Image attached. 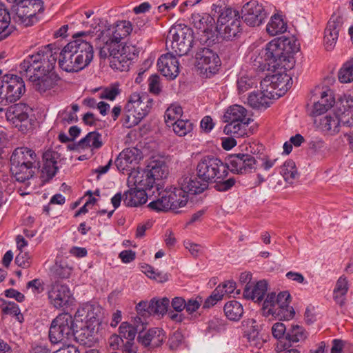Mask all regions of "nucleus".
I'll return each instance as SVG.
<instances>
[{
	"mask_svg": "<svg viewBox=\"0 0 353 353\" xmlns=\"http://www.w3.org/2000/svg\"><path fill=\"white\" fill-rule=\"evenodd\" d=\"M256 84L254 79L249 76L246 72L241 71L236 80L237 90L239 94L252 88Z\"/></svg>",
	"mask_w": 353,
	"mask_h": 353,
	"instance_id": "49",
	"label": "nucleus"
},
{
	"mask_svg": "<svg viewBox=\"0 0 353 353\" xmlns=\"http://www.w3.org/2000/svg\"><path fill=\"white\" fill-rule=\"evenodd\" d=\"M165 339V332L162 329L158 327L150 329L146 332H141L138 335L139 342L145 347H159Z\"/></svg>",
	"mask_w": 353,
	"mask_h": 353,
	"instance_id": "29",
	"label": "nucleus"
},
{
	"mask_svg": "<svg viewBox=\"0 0 353 353\" xmlns=\"http://www.w3.org/2000/svg\"><path fill=\"white\" fill-rule=\"evenodd\" d=\"M289 78L286 74L276 73L272 75L267 76L261 81L263 88H266L272 91L274 94V90L278 89L280 92H285L288 89L287 81Z\"/></svg>",
	"mask_w": 353,
	"mask_h": 353,
	"instance_id": "32",
	"label": "nucleus"
},
{
	"mask_svg": "<svg viewBox=\"0 0 353 353\" xmlns=\"http://www.w3.org/2000/svg\"><path fill=\"white\" fill-rule=\"evenodd\" d=\"M348 289V281L347 278L344 276H340L336 283L333 296L336 303L341 306L345 303V296L347 293Z\"/></svg>",
	"mask_w": 353,
	"mask_h": 353,
	"instance_id": "42",
	"label": "nucleus"
},
{
	"mask_svg": "<svg viewBox=\"0 0 353 353\" xmlns=\"http://www.w3.org/2000/svg\"><path fill=\"white\" fill-rule=\"evenodd\" d=\"M6 117L10 123L24 134L32 130L35 123L33 110L26 103L11 105L7 110Z\"/></svg>",
	"mask_w": 353,
	"mask_h": 353,
	"instance_id": "10",
	"label": "nucleus"
},
{
	"mask_svg": "<svg viewBox=\"0 0 353 353\" xmlns=\"http://www.w3.org/2000/svg\"><path fill=\"white\" fill-rule=\"evenodd\" d=\"M148 90L154 94H159L161 92V87L159 75L154 74L148 79Z\"/></svg>",
	"mask_w": 353,
	"mask_h": 353,
	"instance_id": "59",
	"label": "nucleus"
},
{
	"mask_svg": "<svg viewBox=\"0 0 353 353\" xmlns=\"http://www.w3.org/2000/svg\"><path fill=\"white\" fill-rule=\"evenodd\" d=\"M170 303V301L167 297H163L162 299H152L150 314L163 316L167 312Z\"/></svg>",
	"mask_w": 353,
	"mask_h": 353,
	"instance_id": "50",
	"label": "nucleus"
},
{
	"mask_svg": "<svg viewBox=\"0 0 353 353\" xmlns=\"http://www.w3.org/2000/svg\"><path fill=\"white\" fill-rule=\"evenodd\" d=\"M146 170L157 182L165 178L168 173L165 163L159 160H154L150 162Z\"/></svg>",
	"mask_w": 353,
	"mask_h": 353,
	"instance_id": "41",
	"label": "nucleus"
},
{
	"mask_svg": "<svg viewBox=\"0 0 353 353\" xmlns=\"http://www.w3.org/2000/svg\"><path fill=\"white\" fill-rule=\"evenodd\" d=\"M120 336L127 340L134 341L137 334V329L127 322H123L119 326Z\"/></svg>",
	"mask_w": 353,
	"mask_h": 353,
	"instance_id": "57",
	"label": "nucleus"
},
{
	"mask_svg": "<svg viewBox=\"0 0 353 353\" xmlns=\"http://www.w3.org/2000/svg\"><path fill=\"white\" fill-rule=\"evenodd\" d=\"M337 114L341 117L342 125L351 127L353 125V97L344 94L336 103Z\"/></svg>",
	"mask_w": 353,
	"mask_h": 353,
	"instance_id": "27",
	"label": "nucleus"
},
{
	"mask_svg": "<svg viewBox=\"0 0 353 353\" xmlns=\"http://www.w3.org/2000/svg\"><path fill=\"white\" fill-rule=\"evenodd\" d=\"M286 45L287 41L281 39H273L266 45L263 58L269 66L279 68L289 57L290 52L286 49Z\"/></svg>",
	"mask_w": 353,
	"mask_h": 353,
	"instance_id": "13",
	"label": "nucleus"
},
{
	"mask_svg": "<svg viewBox=\"0 0 353 353\" xmlns=\"http://www.w3.org/2000/svg\"><path fill=\"white\" fill-rule=\"evenodd\" d=\"M306 337L307 334L304 328L298 325H292L286 332V339L292 343L304 341Z\"/></svg>",
	"mask_w": 353,
	"mask_h": 353,
	"instance_id": "53",
	"label": "nucleus"
},
{
	"mask_svg": "<svg viewBox=\"0 0 353 353\" xmlns=\"http://www.w3.org/2000/svg\"><path fill=\"white\" fill-rule=\"evenodd\" d=\"M115 52L108 54L110 66L114 70L128 71L134 60L139 54L134 46L125 44L120 49V45L115 46Z\"/></svg>",
	"mask_w": 353,
	"mask_h": 353,
	"instance_id": "12",
	"label": "nucleus"
},
{
	"mask_svg": "<svg viewBox=\"0 0 353 353\" xmlns=\"http://www.w3.org/2000/svg\"><path fill=\"white\" fill-rule=\"evenodd\" d=\"M341 83H347L353 81V57L345 62L338 74Z\"/></svg>",
	"mask_w": 353,
	"mask_h": 353,
	"instance_id": "51",
	"label": "nucleus"
},
{
	"mask_svg": "<svg viewBox=\"0 0 353 353\" xmlns=\"http://www.w3.org/2000/svg\"><path fill=\"white\" fill-rule=\"evenodd\" d=\"M99 307L97 305L86 303L83 304L74 315V319L77 322L83 323L81 328L90 329L93 324L97 321Z\"/></svg>",
	"mask_w": 353,
	"mask_h": 353,
	"instance_id": "21",
	"label": "nucleus"
},
{
	"mask_svg": "<svg viewBox=\"0 0 353 353\" xmlns=\"http://www.w3.org/2000/svg\"><path fill=\"white\" fill-rule=\"evenodd\" d=\"M27 289H30L33 294H38L43 292L44 283L40 279H34L26 284Z\"/></svg>",
	"mask_w": 353,
	"mask_h": 353,
	"instance_id": "63",
	"label": "nucleus"
},
{
	"mask_svg": "<svg viewBox=\"0 0 353 353\" xmlns=\"http://www.w3.org/2000/svg\"><path fill=\"white\" fill-rule=\"evenodd\" d=\"M192 23L199 30L198 39L200 44L209 46L213 37L212 29L214 19L207 13H193L191 17Z\"/></svg>",
	"mask_w": 353,
	"mask_h": 353,
	"instance_id": "14",
	"label": "nucleus"
},
{
	"mask_svg": "<svg viewBox=\"0 0 353 353\" xmlns=\"http://www.w3.org/2000/svg\"><path fill=\"white\" fill-rule=\"evenodd\" d=\"M103 145L102 136L97 131L90 132L79 142L81 148H90L92 152L99 150Z\"/></svg>",
	"mask_w": 353,
	"mask_h": 353,
	"instance_id": "38",
	"label": "nucleus"
},
{
	"mask_svg": "<svg viewBox=\"0 0 353 353\" xmlns=\"http://www.w3.org/2000/svg\"><path fill=\"white\" fill-rule=\"evenodd\" d=\"M171 195L176 196L175 194L171 193L170 190H162L159 192L157 198L151 201L148 207L157 212L168 211L172 206L169 201V199H173V196Z\"/></svg>",
	"mask_w": 353,
	"mask_h": 353,
	"instance_id": "36",
	"label": "nucleus"
},
{
	"mask_svg": "<svg viewBox=\"0 0 353 353\" xmlns=\"http://www.w3.org/2000/svg\"><path fill=\"white\" fill-rule=\"evenodd\" d=\"M174 134L179 137H185L193 130V123L189 119H181L171 126Z\"/></svg>",
	"mask_w": 353,
	"mask_h": 353,
	"instance_id": "52",
	"label": "nucleus"
},
{
	"mask_svg": "<svg viewBox=\"0 0 353 353\" xmlns=\"http://www.w3.org/2000/svg\"><path fill=\"white\" fill-rule=\"evenodd\" d=\"M134 185L141 189L145 190H151V189L155 185L157 191H159L160 184L156 181V179L150 174L147 170H145L142 173L139 174L136 176Z\"/></svg>",
	"mask_w": 353,
	"mask_h": 353,
	"instance_id": "39",
	"label": "nucleus"
},
{
	"mask_svg": "<svg viewBox=\"0 0 353 353\" xmlns=\"http://www.w3.org/2000/svg\"><path fill=\"white\" fill-rule=\"evenodd\" d=\"M290 294L287 291L277 295L272 292L267 295L263 301V312L266 316L272 315L281 320H289L294 316V310L290 306Z\"/></svg>",
	"mask_w": 353,
	"mask_h": 353,
	"instance_id": "7",
	"label": "nucleus"
},
{
	"mask_svg": "<svg viewBox=\"0 0 353 353\" xmlns=\"http://www.w3.org/2000/svg\"><path fill=\"white\" fill-rule=\"evenodd\" d=\"M197 176L201 180L216 183L215 188L220 192L230 190L235 184V179H225L228 174V166L219 158L212 155L203 157L196 166Z\"/></svg>",
	"mask_w": 353,
	"mask_h": 353,
	"instance_id": "2",
	"label": "nucleus"
},
{
	"mask_svg": "<svg viewBox=\"0 0 353 353\" xmlns=\"http://www.w3.org/2000/svg\"><path fill=\"white\" fill-rule=\"evenodd\" d=\"M225 321L219 318L214 317L208 323L207 332L211 334L221 332L225 330Z\"/></svg>",
	"mask_w": 353,
	"mask_h": 353,
	"instance_id": "55",
	"label": "nucleus"
},
{
	"mask_svg": "<svg viewBox=\"0 0 353 353\" xmlns=\"http://www.w3.org/2000/svg\"><path fill=\"white\" fill-rule=\"evenodd\" d=\"M268 290V283L265 281H259L255 285H247L243 290V297L255 302L263 301Z\"/></svg>",
	"mask_w": 353,
	"mask_h": 353,
	"instance_id": "34",
	"label": "nucleus"
},
{
	"mask_svg": "<svg viewBox=\"0 0 353 353\" xmlns=\"http://www.w3.org/2000/svg\"><path fill=\"white\" fill-rule=\"evenodd\" d=\"M71 50L79 57L83 65L86 67L90 63L93 59V47L90 42L77 38L67 44V49Z\"/></svg>",
	"mask_w": 353,
	"mask_h": 353,
	"instance_id": "25",
	"label": "nucleus"
},
{
	"mask_svg": "<svg viewBox=\"0 0 353 353\" xmlns=\"http://www.w3.org/2000/svg\"><path fill=\"white\" fill-rule=\"evenodd\" d=\"M273 97L272 91L268 89L263 91H254L249 94L248 103L254 109H265L270 105Z\"/></svg>",
	"mask_w": 353,
	"mask_h": 353,
	"instance_id": "31",
	"label": "nucleus"
},
{
	"mask_svg": "<svg viewBox=\"0 0 353 353\" xmlns=\"http://www.w3.org/2000/svg\"><path fill=\"white\" fill-rule=\"evenodd\" d=\"M256 160L251 154L238 153L230 154L226 164L228 170L236 174H247L255 171Z\"/></svg>",
	"mask_w": 353,
	"mask_h": 353,
	"instance_id": "15",
	"label": "nucleus"
},
{
	"mask_svg": "<svg viewBox=\"0 0 353 353\" xmlns=\"http://www.w3.org/2000/svg\"><path fill=\"white\" fill-rule=\"evenodd\" d=\"M23 79L17 75L8 74L0 79V104L6 105L19 100L25 93Z\"/></svg>",
	"mask_w": 353,
	"mask_h": 353,
	"instance_id": "11",
	"label": "nucleus"
},
{
	"mask_svg": "<svg viewBox=\"0 0 353 353\" xmlns=\"http://www.w3.org/2000/svg\"><path fill=\"white\" fill-rule=\"evenodd\" d=\"M14 30L10 26V15L3 5H0V36L1 39L9 36Z\"/></svg>",
	"mask_w": 353,
	"mask_h": 353,
	"instance_id": "44",
	"label": "nucleus"
},
{
	"mask_svg": "<svg viewBox=\"0 0 353 353\" xmlns=\"http://www.w3.org/2000/svg\"><path fill=\"white\" fill-rule=\"evenodd\" d=\"M71 296L72 294L68 285L59 283H54L48 292L49 301L57 309L68 306Z\"/></svg>",
	"mask_w": 353,
	"mask_h": 353,
	"instance_id": "18",
	"label": "nucleus"
},
{
	"mask_svg": "<svg viewBox=\"0 0 353 353\" xmlns=\"http://www.w3.org/2000/svg\"><path fill=\"white\" fill-rule=\"evenodd\" d=\"M200 46L204 45L199 43L198 38L194 40L192 29L186 26L172 27L166 38L167 49L179 57L187 54L192 47Z\"/></svg>",
	"mask_w": 353,
	"mask_h": 353,
	"instance_id": "5",
	"label": "nucleus"
},
{
	"mask_svg": "<svg viewBox=\"0 0 353 353\" xmlns=\"http://www.w3.org/2000/svg\"><path fill=\"white\" fill-rule=\"evenodd\" d=\"M183 336L179 332H176L168 339V345L171 350H176L183 343Z\"/></svg>",
	"mask_w": 353,
	"mask_h": 353,
	"instance_id": "64",
	"label": "nucleus"
},
{
	"mask_svg": "<svg viewBox=\"0 0 353 353\" xmlns=\"http://www.w3.org/2000/svg\"><path fill=\"white\" fill-rule=\"evenodd\" d=\"M223 122L250 121L248 110L242 105L234 104L228 108L223 117Z\"/></svg>",
	"mask_w": 353,
	"mask_h": 353,
	"instance_id": "35",
	"label": "nucleus"
},
{
	"mask_svg": "<svg viewBox=\"0 0 353 353\" xmlns=\"http://www.w3.org/2000/svg\"><path fill=\"white\" fill-rule=\"evenodd\" d=\"M182 108L178 105H172L165 112V123L168 127H171L174 123L182 119Z\"/></svg>",
	"mask_w": 353,
	"mask_h": 353,
	"instance_id": "47",
	"label": "nucleus"
},
{
	"mask_svg": "<svg viewBox=\"0 0 353 353\" xmlns=\"http://www.w3.org/2000/svg\"><path fill=\"white\" fill-rule=\"evenodd\" d=\"M196 53L198 66L207 73L215 74L221 66V60L218 54L208 47L200 46Z\"/></svg>",
	"mask_w": 353,
	"mask_h": 353,
	"instance_id": "17",
	"label": "nucleus"
},
{
	"mask_svg": "<svg viewBox=\"0 0 353 353\" xmlns=\"http://www.w3.org/2000/svg\"><path fill=\"white\" fill-rule=\"evenodd\" d=\"M314 124L321 132L329 135H334L339 132L342 124L341 117L337 114H327L314 119Z\"/></svg>",
	"mask_w": 353,
	"mask_h": 353,
	"instance_id": "28",
	"label": "nucleus"
},
{
	"mask_svg": "<svg viewBox=\"0 0 353 353\" xmlns=\"http://www.w3.org/2000/svg\"><path fill=\"white\" fill-rule=\"evenodd\" d=\"M241 12V18L251 27L259 26L267 18V12L263 6L256 1H250L245 3Z\"/></svg>",
	"mask_w": 353,
	"mask_h": 353,
	"instance_id": "16",
	"label": "nucleus"
},
{
	"mask_svg": "<svg viewBox=\"0 0 353 353\" xmlns=\"http://www.w3.org/2000/svg\"><path fill=\"white\" fill-rule=\"evenodd\" d=\"M228 123L223 128V132L225 134H232L235 137H243L248 135L247 128L250 121Z\"/></svg>",
	"mask_w": 353,
	"mask_h": 353,
	"instance_id": "43",
	"label": "nucleus"
},
{
	"mask_svg": "<svg viewBox=\"0 0 353 353\" xmlns=\"http://www.w3.org/2000/svg\"><path fill=\"white\" fill-rule=\"evenodd\" d=\"M59 54V67L64 71L68 72H77L86 66L83 65L80 61L81 59L69 48L67 49V45L62 49Z\"/></svg>",
	"mask_w": 353,
	"mask_h": 353,
	"instance_id": "19",
	"label": "nucleus"
},
{
	"mask_svg": "<svg viewBox=\"0 0 353 353\" xmlns=\"http://www.w3.org/2000/svg\"><path fill=\"white\" fill-rule=\"evenodd\" d=\"M79 110L77 104H72L71 110H65L59 114V119L63 124H70L77 121V112Z\"/></svg>",
	"mask_w": 353,
	"mask_h": 353,
	"instance_id": "54",
	"label": "nucleus"
},
{
	"mask_svg": "<svg viewBox=\"0 0 353 353\" xmlns=\"http://www.w3.org/2000/svg\"><path fill=\"white\" fill-rule=\"evenodd\" d=\"M244 333L250 341H255L260 333V326L256 320L248 319L242 321Z\"/></svg>",
	"mask_w": 353,
	"mask_h": 353,
	"instance_id": "45",
	"label": "nucleus"
},
{
	"mask_svg": "<svg viewBox=\"0 0 353 353\" xmlns=\"http://www.w3.org/2000/svg\"><path fill=\"white\" fill-rule=\"evenodd\" d=\"M150 108L151 101L148 98L132 93L125 106L123 125L128 128L137 125L148 115Z\"/></svg>",
	"mask_w": 353,
	"mask_h": 353,
	"instance_id": "8",
	"label": "nucleus"
},
{
	"mask_svg": "<svg viewBox=\"0 0 353 353\" xmlns=\"http://www.w3.org/2000/svg\"><path fill=\"white\" fill-rule=\"evenodd\" d=\"M201 303V297L196 296L194 298H190L188 299V301H186L185 309L189 314H192L200 307Z\"/></svg>",
	"mask_w": 353,
	"mask_h": 353,
	"instance_id": "60",
	"label": "nucleus"
},
{
	"mask_svg": "<svg viewBox=\"0 0 353 353\" xmlns=\"http://www.w3.org/2000/svg\"><path fill=\"white\" fill-rule=\"evenodd\" d=\"M49 340L53 345H65L74 336V319L68 313L58 315L49 329Z\"/></svg>",
	"mask_w": 353,
	"mask_h": 353,
	"instance_id": "9",
	"label": "nucleus"
},
{
	"mask_svg": "<svg viewBox=\"0 0 353 353\" xmlns=\"http://www.w3.org/2000/svg\"><path fill=\"white\" fill-rule=\"evenodd\" d=\"M343 18L337 14L331 16L325 30L324 46L327 50H332L338 40L343 26Z\"/></svg>",
	"mask_w": 353,
	"mask_h": 353,
	"instance_id": "20",
	"label": "nucleus"
},
{
	"mask_svg": "<svg viewBox=\"0 0 353 353\" xmlns=\"http://www.w3.org/2000/svg\"><path fill=\"white\" fill-rule=\"evenodd\" d=\"M179 184L180 188L187 194L188 193L192 194H200L208 187V183L205 180H201L198 176L197 177H183L180 180Z\"/></svg>",
	"mask_w": 353,
	"mask_h": 353,
	"instance_id": "30",
	"label": "nucleus"
},
{
	"mask_svg": "<svg viewBox=\"0 0 353 353\" xmlns=\"http://www.w3.org/2000/svg\"><path fill=\"white\" fill-rule=\"evenodd\" d=\"M31 2L30 0H23V2L19 3L10 2L15 7V19L25 26H32L39 19V17H35Z\"/></svg>",
	"mask_w": 353,
	"mask_h": 353,
	"instance_id": "23",
	"label": "nucleus"
},
{
	"mask_svg": "<svg viewBox=\"0 0 353 353\" xmlns=\"http://www.w3.org/2000/svg\"><path fill=\"white\" fill-rule=\"evenodd\" d=\"M225 316L230 321H238L243 316L242 304L236 300L228 301L223 307Z\"/></svg>",
	"mask_w": 353,
	"mask_h": 353,
	"instance_id": "40",
	"label": "nucleus"
},
{
	"mask_svg": "<svg viewBox=\"0 0 353 353\" xmlns=\"http://www.w3.org/2000/svg\"><path fill=\"white\" fill-rule=\"evenodd\" d=\"M287 332L285 325L281 322L275 323L272 327V334L276 339H281L284 336L286 338Z\"/></svg>",
	"mask_w": 353,
	"mask_h": 353,
	"instance_id": "62",
	"label": "nucleus"
},
{
	"mask_svg": "<svg viewBox=\"0 0 353 353\" xmlns=\"http://www.w3.org/2000/svg\"><path fill=\"white\" fill-rule=\"evenodd\" d=\"M280 172L285 181L289 183H293L294 180L299 177L295 163L292 160L286 161L284 163Z\"/></svg>",
	"mask_w": 353,
	"mask_h": 353,
	"instance_id": "46",
	"label": "nucleus"
},
{
	"mask_svg": "<svg viewBox=\"0 0 353 353\" xmlns=\"http://www.w3.org/2000/svg\"><path fill=\"white\" fill-rule=\"evenodd\" d=\"M2 311L5 314L17 316L18 320H19L20 316H22L20 313L19 305L14 302H8L5 303L2 307Z\"/></svg>",
	"mask_w": 353,
	"mask_h": 353,
	"instance_id": "58",
	"label": "nucleus"
},
{
	"mask_svg": "<svg viewBox=\"0 0 353 353\" xmlns=\"http://www.w3.org/2000/svg\"><path fill=\"white\" fill-rule=\"evenodd\" d=\"M287 29V23L285 21L283 15L279 13L274 14L271 17L266 26V30L271 36L284 33Z\"/></svg>",
	"mask_w": 353,
	"mask_h": 353,
	"instance_id": "37",
	"label": "nucleus"
},
{
	"mask_svg": "<svg viewBox=\"0 0 353 353\" xmlns=\"http://www.w3.org/2000/svg\"><path fill=\"white\" fill-rule=\"evenodd\" d=\"M149 194L136 186L124 192L123 203L128 207H137L147 201Z\"/></svg>",
	"mask_w": 353,
	"mask_h": 353,
	"instance_id": "33",
	"label": "nucleus"
},
{
	"mask_svg": "<svg viewBox=\"0 0 353 353\" xmlns=\"http://www.w3.org/2000/svg\"><path fill=\"white\" fill-rule=\"evenodd\" d=\"M170 190L171 193L176 196H174L172 195L173 196V199H172V201L171 199H169L170 205H172L170 210H176L180 208L184 207L188 201V195L185 194L181 188H174L173 190L171 189Z\"/></svg>",
	"mask_w": 353,
	"mask_h": 353,
	"instance_id": "48",
	"label": "nucleus"
},
{
	"mask_svg": "<svg viewBox=\"0 0 353 353\" xmlns=\"http://www.w3.org/2000/svg\"><path fill=\"white\" fill-rule=\"evenodd\" d=\"M141 159V153L136 148L123 150L117 157L114 164L119 171L130 170Z\"/></svg>",
	"mask_w": 353,
	"mask_h": 353,
	"instance_id": "24",
	"label": "nucleus"
},
{
	"mask_svg": "<svg viewBox=\"0 0 353 353\" xmlns=\"http://www.w3.org/2000/svg\"><path fill=\"white\" fill-rule=\"evenodd\" d=\"M132 31V26L129 21H119L102 32L103 46L99 50L101 59H106L110 52H115V46L119 45L122 39L127 37Z\"/></svg>",
	"mask_w": 353,
	"mask_h": 353,
	"instance_id": "6",
	"label": "nucleus"
},
{
	"mask_svg": "<svg viewBox=\"0 0 353 353\" xmlns=\"http://www.w3.org/2000/svg\"><path fill=\"white\" fill-rule=\"evenodd\" d=\"M212 12L219 14L216 28L222 38L230 41L239 35L241 30L239 11L214 3L212 6Z\"/></svg>",
	"mask_w": 353,
	"mask_h": 353,
	"instance_id": "4",
	"label": "nucleus"
},
{
	"mask_svg": "<svg viewBox=\"0 0 353 353\" xmlns=\"http://www.w3.org/2000/svg\"><path fill=\"white\" fill-rule=\"evenodd\" d=\"M38 159L35 152L27 147L17 148L12 154L10 172L17 181L25 183L26 189L30 183L26 181L34 176Z\"/></svg>",
	"mask_w": 353,
	"mask_h": 353,
	"instance_id": "3",
	"label": "nucleus"
},
{
	"mask_svg": "<svg viewBox=\"0 0 353 353\" xmlns=\"http://www.w3.org/2000/svg\"><path fill=\"white\" fill-rule=\"evenodd\" d=\"M157 66L161 73L169 79H174L179 74V62L172 52L162 54Z\"/></svg>",
	"mask_w": 353,
	"mask_h": 353,
	"instance_id": "22",
	"label": "nucleus"
},
{
	"mask_svg": "<svg viewBox=\"0 0 353 353\" xmlns=\"http://www.w3.org/2000/svg\"><path fill=\"white\" fill-rule=\"evenodd\" d=\"M319 90V87L315 89L316 94H319L321 97L318 101L324 105H326V103H330L331 108L335 103L333 91L328 88H323L321 91Z\"/></svg>",
	"mask_w": 353,
	"mask_h": 353,
	"instance_id": "56",
	"label": "nucleus"
},
{
	"mask_svg": "<svg viewBox=\"0 0 353 353\" xmlns=\"http://www.w3.org/2000/svg\"><path fill=\"white\" fill-rule=\"evenodd\" d=\"M58 157V153L52 150H48L43 153L41 173V178L43 181L48 182L56 175L59 170L57 166Z\"/></svg>",
	"mask_w": 353,
	"mask_h": 353,
	"instance_id": "26",
	"label": "nucleus"
},
{
	"mask_svg": "<svg viewBox=\"0 0 353 353\" xmlns=\"http://www.w3.org/2000/svg\"><path fill=\"white\" fill-rule=\"evenodd\" d=\"M58 51L54 44L42 46L28 55L19 65L20 74L28 78L39 92H45L56 85L57 77L50 72L55 66Z\"/></svg>",
	"mask_w": 353,
	"mask_h": 353,
	"instance_id": "1",
	"label": "nucleus"
},
{
	"mask_svg": "<svg viewBox=\"0 0 353 353\" xmlns=\"http://www.w3.org/2000/svg\"><path fill=\"white\" fill-rule=\"evenodd\" d=\"M31 256L28 252L20 251L15 258V263L22 268H27L31 265Z\"/></svg>",
	"mask_w": 353,
	"mask_h": 353,
	"instance_id": "61",
	"label": "nucleus"
}]
</instances>
